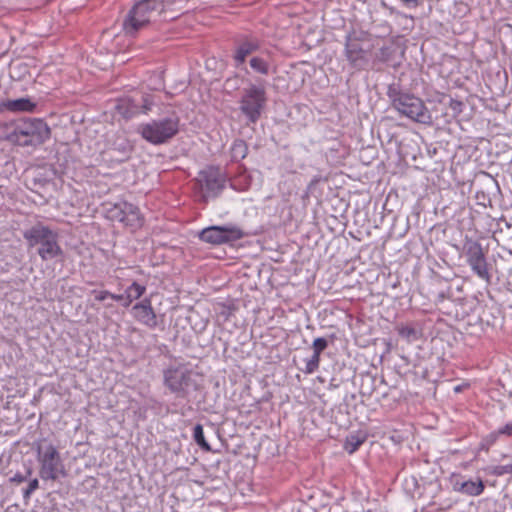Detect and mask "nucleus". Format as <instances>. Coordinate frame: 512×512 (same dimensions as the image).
<instances>
[{
    "label": "nucleus",
    "instance_id": "1",
    "mask_svg": "<svg viewBox=\"0 0 512 512\" xmlns=\"http://www.w3.org/2000/svg\"><path fill=\"white\" fill-rule=\"evenodd\" d=\"M263 41L255 34H240L233 41L232 61L237 69L247 72L248 63L253 72L260 75L270 73V52L262 50Z\"/></svg>",
    "mask_w": 512,
    "mask_h": 512
},
{
    "label": "nucleus",
    "instance_id": "2",
    "mask_svg": "<svg viewBox=\"0 0 512 512\" xmlns=\"http://www.w3.org/2000/svg\"><path fill=\"white\" fill-rule=\"evenodd\" d=\"M187 0H139L134 3L124 18L122 27L125 34L135 36L167 11Z\"/></svg>",
    "mask_w": 512,
    "mask_h": 512
},
{
    "label": "nucleus",
    "instance_id": "3",
    "mask_svg": "<svg viewBox=\"0 0 512 512\" xmlns=\"http://www.w3.org/2000/svg\"><path fill=\"white\" fill-rule=\"evenodd\" d=\"M50 128L40 118H20L2 124V139L19 146H38L50 138Z\"/></svg>",
    "mask_w": 512,
    "mask_h": 512
},
{
    "label": "nucleus",
    "instance_id": "4",
    "mask_svg": "<svg viewBox=\"0 0 512 512\" xmlns=\"http://www.w3.org/2000/svg\"><path fill=\"white\" fill-rule=\"evenodd\" d=\"M387 96L394 108L400 115L410 120L425 124H432V116L423 100L414 94L402 91L398 85H389Z\"/></svg>",
    "mask_w": 512,
    "mask_h": 512
},
{
    "label": "nucleus",
    "instance_id": "5",
    "mask_svg": "<svg viewBox=\"0 0 512 512\" xmlns=\"http://www.w3.org/2000/svg\"><path fill=\"white\" fill-rule=\"evenodd\" d=\"M23 237L29 248H36L43 261L55 259L63 254L58 232L43 223H37L25 230Z\"/></svg>",
    "mask_w": 512,
    "mask_h": 512
},
{
    "label": "nucleus",
    "instance_id": "6",
    "mask_svg": "<svg viewBox=\"0 0 512 512\" xmlns=\"http://www.w3.org/2000/svg\"><path fill=\"white\" fill-rule=\"evenodd\" d=\"M163 385L176 398L187 399L199 389L196 374L184 363H171L162 370Z\"/></svg>",
    "mask_w": 512,
    "mask_h": 512
},
{
    "label": "nucleus",
    "instance_id": "7",
    "mask_svg": "<svg viewBox=\"0 0 512 512\" xmlns=\"http://www.w3.org/2000/svg\"><path fill=\"white\" fill-rule=\"evenodd\" d=\"M37 461L39 463V476L42 480L56 481L66 477L67 472L61 455L56 446L45 441L36 445Z\"/></svg>",
    "mask_w": 512,
    "mask_h": 512
},
{
    "label": "nucleus",
    "instance_id": "8",
    "mask_svg": "<svg viewBox=\"0 0 512 512\" xmlns=\"http://www.w3.org/2000/svg\"><path fill=\"white\" fill-rule=\"evenodd\" d=\"M141 136L151 144L159 145L168 142L179 131V117L171 115L142 124L138 129Z\"/></svg>",
    "mask_w": 512,
    "mask_h": 512
},
{
    "label": "nucleus",
    "instance_id": "9",
    "mask_svg": "<svg viewBox=\"0 0 512 512\" xmlns=\"http://www.w3.org/2000/svg\"><path fill=\"white\" fill-rule=\"evenodd\" d=\"M371 47L369 35L365 32L352 31L345 38V57L350 66L362 70L369 63Z\"/></svg>",
    "mask_w": 512,
    "mask_h": 512
},
{
    "label": "nucleus",
    "instance_id": "10",
    "mask_svg": "<svg viewBox=\"0 0 512 512\" xmlns=\"http://www.w3.org/2000/svg\"><path fill=\"white\" fill-rule=\"evenodd\" d=\"M264 87L251 85L243 90L240 100V110L251 123H256L266 104Z\"/></svg>",
    "mask_w": 512,
    "mask_h": 512
},
{
    "label": "nucleus",
    "instance_id": "11",
    "mask_svg": "<svg viewBox=\"0 0 512 512\" xmlns=\"http://www.w3.org/2000/svg\"><path fill=\"white\" fill-rule=\"evenodd\" d=\"M105 215L109 220L122 223L125 227L133 230L143 225V218L139 208L127 201L110 204L105 210Z\"/></svg>",
    "mask_w": 512,
    "mask_h": 512
},
{
    "label": "nucleus",
    "instance_id": "12",
    "mask_svg": "<svg viewBox=\"0 0 512 512\" xmlns=\"http://www.w3.org/2000/svg\"><path fill=\"white\" fill-rule=\"evenodd\" d=\"M200 186L202 197L216 198L225 188L226 175L218 166H207L198 173L196 178Z\"/></svg>",
    "mask_w": 512,
    "mask_h": 512
},
{
    "label": "nucleus",
    "instance_id": "13",
    "mask_svg": "<svg viewBox=\"0 0 512 512\" xmlns=\"http://www.w3.org/2000/svg\"><path fill=\"white\" fill-rule=\"evenodd\" d=\"M247 236L238 226H210L199 232V239L212 245H221L234 242Z\"/></svg>",
    "mask_w": 512,
    "mask_h": 512
},
{
    "label": "nucleus",
    "instance_id": "14",
    "mask_svg": "<svg viewBox=\"0 0 512 512\" xmlns=\"http://www.w3.org/2000/svg\"><path fill=\"white\" fill-rule=\"evenodd\" d=\"M465 256L471 270L481 279L490 281L486 255L482 245L474 240H467L464 244Z\"/></svg>",
    "mask_w": 512,
    "mask_h": 512
},
{
    "label": "nucleus",
    "instance_id": "15",
    "mask_svg": "<svg viewBox=\"0 0 512 512\" xmlns=\"http://www.w3.org/2000/svg\"><path fill=\"white\" fill-rule=\"evenodd\" d=\"M135 318L149 328L157 326V317L152 308L150 299H144L142 302L133 306Z\"/></svg>",
    "mask_w": 512,
    "mask_h": 512
},
{
    "label": "nucleus",
    "instance_id": "16",
    "mask_svg": "<svg viewBox=\"0 0 512 512\" xmlns=\"http://www.w3.org/2000/svg\"><path fill=\"white\" fill-rule=\"evenodd\" d=\"M109 152L111 159L117 162H124L129 159L132 152V145L124 136H117Z\"/></svg>",
    "mask_w": 512,
    "mask_h": 512
},
{
    "label": "nucleus",
    "instance_id": "17",
    "mask_svg": "<svg viewBox=\"0 0 512 512\" xmlns=\"http://www.w3.org/2000/svg\"><path fill=\"white\" fill-rule=\"evenodd\" d=\"M395 329L398 335L408 343H413L422 337L421 329L412 323L398 324Z\"/></svg>",
    "mask_w": 512,
    "mask_h": 512
},
{
    "label": "nucleus",
    "instance_id": "18",
    "mask_svg": "<svg viewBox=\"0 0 512 512\" xmlns=\"http://www.w3.org/2000/svg\"><path fill=\"white\" fill-rule=\"evenodd\" d=\"M2 107L13 112H33L36 108V103L32 102L29 98H19L16 100H8L2 102Z\"/></svg>",
    "mask_w": 512,
    "mask_h": 512
},
{
    "label": "nucleus",
    "instance_id": "19",
    "mask_svg": "<svg viewBox=\"0 0 512 512\" xmlns=\"http://www.w3.org/2000/svg\"><path fill=\"white\" fill-rule=\"evenodd\" d=\"M485 485L481 479L467 480L461 483L459 491L469 496H478L484 491Z\"/></svg>",
    "mask_w": 512,
    "mask_h": 512
},
{
    "label": "nucleus",
    "instance_id": "20",
    "mask_svg": "<svg viewBox=\"0 0 512 512\" xmlns=\"http://www.w3.org/2000/svg\"><path fill=\"white\" fill-rule=\"evenodd\" d=\"M231 160L239 162L243 160L248 154V145L242 139H236L230 149Z\"/></svg>",
    "mask_w": 512,
    "mask_h": 512
},
{
    "label": "nucleus",
    "instance_id": "21",
    "mask_svg": "<svg viewBox=\"0 0 512 512\" xmlns=\"http://www.w3.org/2000/svg\"><path fill=\"white\" fill-rule=\"evenodd\" d=\"M117 110L125 118H131L139 113L138 106L135 105L131 100H124L117 105Z\"/></svg>",
    "mask_w": 512,
    "mask_h": 512
},
{
    "label": "nucleus",
    "instance_id": "22",
    "mask_svg": "<svg viewBox=\"0 0 512 512\" xmlns=\"http://www.w3.org/2000/svg\"><path fill=\"white\" fill-rule=\"evenodd\" d=\"M193 438L201 449L204 451H211V447L204 437L203 427L201 424H196L193 428Z\"/></svg>",
    "mask_w": 512,
    "mask_h": 512
},
{
    "label": "nucleus",
    "instance_id": "23",
    "mask_svg": "<svg viewBox=\"0 0 512 512\" xmlns=\"http://www.w3.org/2000/svg\"><path fill=\"white\" fill-rule=\"evenodd\" d=\"M146 291L145 286L133 282L127 289L126 293H128V303H132L133 300L139 299Z\"/></svg>",
    "mask_w": 512,
    "mask_h": 512
},
{
    "label": "nucleus",
    "instance_id": "24",
    "mask_svg": "<svg viewBox=\"0 0 512 512\" xmlns=\"http://www.w3.org/2000/svg\"><path fill=\"white\" fill-rule=\"evenodd\" d=\"M320 355V353L313 351L312 356L306 360L305 369L303 370L305 374H313L316 370H318L320 365Z\"/></svg>",
    "mask_w": 512,
    "mask_h": 512
},
{
    "label": "nucleus",
    "instance_id": "25",
    "mask_svg": "<svg viewBox=\"0 0 512 512\" xmlns=\"http://www.w3.org/2000/svg\"><path fill=\"white\" fill-rule=\"evenodd\" d=\"M363 442H364L363 438H360L359 436H356V435H350L349 437L346 438V442H345V446H344L345 450L349 454H352L361 446V444Z\"/></svg>",
    "mask_w": 512,
    "mask_h": 512
},
{
    "label": "nucleus",
    "instance_id": "26",
    "mask_svg": "<svg viewBox=\"0 0 512 512\" xmlns=\"http://www.w3.org/2000/svg\"><path fill=\"white\" fill-rule=\"evenodd\" d=\"M500 435L501 433H499V429L489 433L482 439L480 443V448L482 450L488 451L489 448L496 443Z\"/></svg>",
    "mask_w": 512,
    "mask_h": 512
},
{
    "label": "nucleus",
    "instance_id": "27",
    "mask_svg": "<svg viewBox=\"0 0 512 512\" xmlns=\"http://www.w3.org/2000/svg\"><path fill=\"white\" fill-rule=\"evenodd\" d=\"M395 53V47L394 44L391 43L390 45H384L379 49L378 53V59L382 62H388L393 54Z\"/></svg>",
    "mask_w": 512,
    "mask_h": 512
},
{
    "label": "nucleus",
    "instance_id": "28",
    "mask_svg": "<svg viewBox=\"0 0 512 512\" xmlns=\"http://www.w3.org/2000/svg\"><path fill=\"white\" fill-rule=\"evenodd\" d=\"M490 473L494 476L512 474V464L493 466L491 467Z\"/></svg>",
    "mask_w": 512,
    "mask_h": 512
},
{
    "label": "nucleus",
    "instance_id": "29",
    "mask_svg": "<svg viewBox=\"0 0 512 512\" xmlns=\"http://www.w3.org/2000/svg\"><path fill=\"white\" fill-rule=\"evenodd\" d=\"M328 340L324 337H318L314 339L312 343V349L316 353H322L328 347Z\"/></svg>",
    "mask_w": 512,
    "mask_h": 512
},
{
    "label": "nucleus",
    "instance_id": "30",
    "mask_svg": "<svg viewBox=\"0 0 512 512\" xmlns=\"http://www.w3.org/2000/svg\"><path fill=\"white\" fill-rule=\"evenodd\" d=\"M448 106L453 111L454 116H458L462 113L464 104L460 100L450 98Z\"/></svg>",
    "mask_w": 512,
    "mask_h": 512
},
{
    "label": "nucleus",
    "instance_id": "31",
    "mask_svg": "<svg viewBox=\"0 0 512 512\" xmlns=\"http://www.w3.org/2000/svg\"><path fill=\"white\" fill-rule=\"evenodd\" d=\"M39 482L38 479H33L29 482L27 488L23 490L24 498H29L30 495L38 488Z\"/></svg>",
    "mask_w": 512,
    "mask_h": 512
},
{
    "label": "nucleus",
    "instance_id": "32",
    "mask_svg": "<svg viewBox=\"0 0 512 512\" xmlns=\"http://www.w3.org/2000/svg\"><path fill=\"white\" fill-rule=\"evenodd\" d=\"M92 293L95 295V300L103 302L111 297V292L107 290L97 291L93 290Z\"/></svg>",
    "mask_w": 512,
    "mask_h": 512
},
{
    "label": "nucleus",
    "instance_id": "33",
    "mask_svg": "<svg viewBox=\"0 0 512 512\" xmlns=\"http://www.w3.org/2000/svg\"><path fill=\"white\" fill-rule=\"evenodd\" d=\"M499 433H501V435L511 437L512 436V423H507L503 427L499 428Z\"/></svg>",
    "mask_w": 512,
    "mask_h": 512
},
{
    "label": "nucleus",
    "instance_id": "34",
    "mask_svg": "<svg viewBox=\"0 0 512 512\" xmlns=\"http://www.w3.org/2000/svg\"><path fill=\"white\" fill-rule=\"evenodd\" d=\"M152 106H153L152 100L148 96L143 97V104H142L143 112L146 113L147 111L151 110Z\"/></svg>",
    "mask_w": 512,
    "mask_h": 512
},
{
    "label": "nucleus",
    "instance_id": "35",
    "mask_svg": "<svg viewBox=\"0 0 512 512\" xmlns=\"http://www.w3.org/2000/svg\"><path fill=\"white\" fill-rule=\"evenodd\" d=\"M124 295H125V294H119V295H118V294H113V293H111V297H110V299H112V300H114V301H122V300H124Z\"/></svg>",
    "mask_w": 512,
    "mask_h": 512
},
{
    "label": "nucleus",
    "instance_id": "36",
    "mask_svg": "<svg viewBox=\"0 0 512 512\" xmlns=\"http://www.w3.org/2000/svg\"><path fill=\"white\" fill-rule=\"evenodd\" d=\"M25 480V477L19 474H16L14 477L11 478V481L21 483Z\"/></svg>",
    "mask_w": 512,
    "mask_h": 512
},
{
    "label": "nucleus",
    "instance_id": "37",
    "mask_svg": "<svg viewBox=\"0 0 512 512\" xmlns=\"http://www.w3.org/2000/svg\"><path fill=\"white\" fill-rule=\"evenodd\" d=\"M18 66H20V64H17V63H12V64H10V66H9V70H10V76H11L12 78H15V76L13 75V70H14L16 67H18Z\"/></svg>",
    "mask_w": 512,
    "mask_h": 512
},
{
    "label": "nucleus",
    "instance_id": "38",
    "mask_svg": "<svg viewBox=\"0 0 512 512\" xmlns=\"http://www.w3.org/2000/svg\"><path fill=\"white\" fill-rule=\"evenodd\" d=\"M123 301H124L123 305L125 307H128L131 304V303H128V293H126V292H125L124 300Z\"/></svg>",
    "mask_w": 512,
    "mask_h": 512
},
{
    "label": "nucleus",
    "instance_id": "39",
    "mask_svg": "<svg viewBox=\"0 0 512 512\" xmlns=\"http://www.w3.org/2000/svg\"><path fill=\"white\" fill-rule=\"evenodd\" d=\"M438 296H439V298H440V299H442V300L446 297V295H445V293H444V292H441Z\"/></svg>",
    "mask_w": 512,
    "mask_h": 512
},
{
    "label": "nucleus",
    "instance_id": "40",
    "mask_svg": "<svg viewBox=\"0 0 512 512\" xmlns=\"http://www.w3.org/2000/svg\"><path fill=\"white\" fill-rule=\"evenodd\" d=\"M455 391H456V392L460 391V387H456V388H455Z\"/></svg>",
    "mask_w": 512,
    "mask_h": 512
}]
</instances>
